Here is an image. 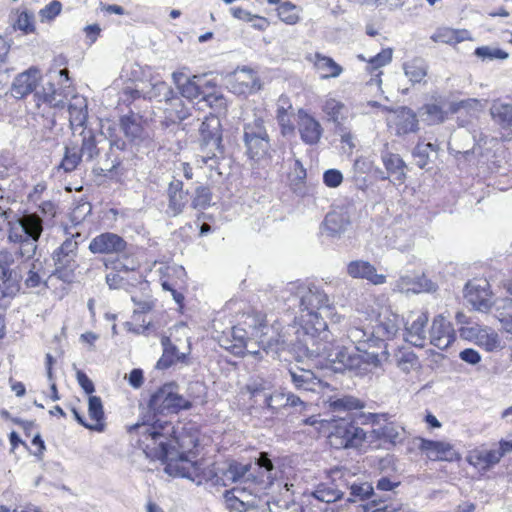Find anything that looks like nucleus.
Listing matches in <instances>:
<instances>
[{"mask_svg": "<svg viewBox=\"0 0 512 512\" xmlns=\"http://www.w3.org/2000/svg\"><path fill=\"white\" fill-rule=\"evenodd\" d=\"M126 248V241L119 235L110 232L96 236L89 244V249L94 254L122 253Z\"/></svg>", "mask_w": 512, "mask_h": 512, "instance_id": "aec40b11", "label": "nucleus"}, {"mask_svg": "<svg viewBox=\"0 0 512 512\" xmlns=\"http://www.w3.org/2000/svg\"><path fill=\"white\" fill-rule=\"evenodd\" d=\"M302 425L306 427L303 432L314 438H324L326 444L336 450L380 449L394 444L397 436L391 424L367 432L358 426L352 417L337 415L329 419H320L319 415H312L304 418Z\"/></svg>", "mask_w": 512, "mask_h": 512, "instance_id": "7ed1b4c3", "label": "nucleus"}, {"mask_svg": "<svg viewBox=\"0 0 512 512\" xmlns=\"http://www.w3.org/2000/svg\"><path fill=\"white\" fill-rule=\"evenodd\" d=\"M350 490H351V495L353 497H358L361 500L366 499V498L375 499L374 498L375 495H374V492H373V488L370 485H366V484H353L350 487Z\"/></svg>", "mask_w": 512, "mask_h": 512, "instance_id": "13d9d810", "label": "nucleus"}, {"mask_svg": "<svg viewBox=\"0 0 512 512\" xmlns=\"http://www.w3.org/2000/svg\"><path fill=\"white\" fill-rule=\"evenodd\" d=\"M79 153L81 157L86 155L89 160L94 158L98 154L95 139L93 137L84 138Z\"/></svg>", "mask_w": 512, "mask_h": 512, "instance_id": "052dcab7", "label": "nucleus"}, {"mask_svg": "<svg viewBox=\"0 0 512 512\" xmlns=\"http://www.w3.org/2000/svg\"><path fill=\"white\" fill-rule=\"evenodd\" d=\"M250 467V464L244 465L237 461H232L225 472V476L232 482H238L249 472Z\"/></svg>", "mask_w": 512, "mask_h": 512, "instance_id": "8fccbe9b", "label": "nucleus"}, {"mask_svg": "<svg viewBox=\"0 0 512 512\" xmlns=\"http://www.w3.org/2000/svg\"><path fill=\"white\" fill-rule=\"evenodd\" d=\"M501 458V453L498 449H475L470 452L467 460L477 469L485 471L499 463Z\"/></svg>", "mask_w": 512, "mask_h": 512, "instance_id": "473e14b6", "label": "nucleus"}, {"mask_svg": "<svg viewBox=\"0 0 512 512\" xmlns=\"http://www.w3.org/2000/svg\"><path fill=\"white\" fill-rule=\"evenodd\" d=\"M475 55L483 60L507 59L508 53L499 48H491L489 46H481L476 48Z\"/></svg>", "mask_w": 512, "mask_h": 512, "instance_id": "3c124183", "label": "nucleus"}, {"mask_svg": "<svg viewBox=\"0 0 512 512\" xmlns=\"http://www.w3.org/2000/svg\"><path fill=\"white\" fill-rule=\"evenodd\" d=\"M14 257L9 251H0V279L3 296H13L20 290L21 275L13 270Z\"/></svg>", "mask_w": 512, "mask_h": 512, "instance_id": "dca6fc26", "label": "nucleus"}, {"mask_svg": "<svg viewBox=\"0 0 512 512\" xmlns=\"http://www.w3.org/2000/svg\"><path fill=\"white\" fill-rule=\"evenodd\" d=\"M200 148L204 155L202 162L207 164L209 160L218 154L224 153L223 129L219 118L210 113L200 125Z\"/></svg>", "mask_w": 512, "mask_h": 512, "instance_id": "9b49d317", "label": "nucleus"}, {"mask_svg": "<svg viewBox=\"0 0 512 512\" xmlns=\"http://www.w3.org/2000/svg\"><path fill=\"white\" fill-rule=\"evenodd\" d=\"M421 441L420 448L426 453L428 459L432 461L452 462L460 458L453 446L447 442L432 441L418 438Z\"/></svg>", "mask_w": 512, "mask_h": 512, "instance_id": "4be33fe9", "label": "nucleus"}, {"mask_svg": "<svg viewBox=\"0 0 512 512\" xmlns=\"http://www.w3.org/2000/svg\"><path fill=\"white\" fill-rule=\"evenodd\" d=\"M246 390L249 393V400L258 403L259 398L262 399V407L268 410L272 415H277L289 408L300 406V410H305L307 404L303 402L297 395L291 392H285L282 389H276L268 392L263 384L247 385Z\"/></svg>", "mask_w": 512, "mask_h": 512, "instance_id": "6e6552de", "label": "nucleus"}, {"mask_svg": "<svg viewBox=\"0 0 512 512\" xmlns=\"http://www.w3.org/2000/svg\"><path fill=\"white\" fill-rule=\"evenodd\" d=\"M120 127L124 135L131 140L140 138L144 131L142 123L133 113L120 118Z\"/></svg>", "mask_w": 512, "mask_h": 512, "instance_id": "4c0bfd02", "label": "nucleus"}, {"mask_svg": "<svg viewBox=\"0 0 512 512\" xmlns=\"http://www.w3.org/2000/svg\"><path fill=\"white\" fill-rule=\"evenodd\" d=\"M267 325V316L264 312L251 310L243 312L234 326L240 328L247 338L252 340L258 337Z\"/></svg>", "mask_w": 512, "mask_h": 512, "instance_id": "5701e85b", "label": "nucleus"}, {"mask_svg": "<svg viewBox=\"0 0 512 512\" xmlns=\"http://www.w3.org/2000/svg\"><path fill=\"white\" fill-rule=\"evenodd\" d=\"M69 123L73 130L85 126L88 118L87 105L85 103L70 104L68 106Z\"/></svg>", "mask_w": 512, "mask_h": 512, "instance_id": "79ce46f5", "label": "nucleus"}, {"mask_svg": "<svg viewBox=\"0 0 512 512\" xmlns=\"http://www.w3.org/2000/svg\"><path fill=\"white\" fill-rule=\"evenodd\" d=\"M398 329L394 315L376 317L374 312L359 311L351 320L347 335L356 345L373 342L385 348L384 342L392 339Z\"/></svg>", "mask_w": 512, "mask_h": 512, "instance_id": "20e7f679", "label": "nucleus"}, {"mask_svg": "<svg viewBox=\"0 0 512 512\" xmlns=\"http://www.w3.org/2000/svg\"><path fill=\"white\" fill-rule=\"evenodd\" d=\"M292 113V104L287 102V106H278L276 109V120L282 136H292L295 134L296 126L294 124Z\"/></svg>", "mask_w": 512, "mask_h": 512, "instance_id": "e433bc0d", "label": "nucleus"}, {"mask_svg": "<svg viewBox=\"0 0 512 512\" xmlns=\"http://www.w3.org/2000/svg\"><path fill=\"white\" fill-rule=\"evenodd\" d=\"M297 130L301 141L309 146L317 145L323 136L321 123L307 110L300 108L297 111Z\"/></svg>", "mask_w": 512, "mask_h": 512, "instance_id": "2eb2a0df", "label": "nucleus"}, {"mask_svg": "<svg viewBox=\"0 0 512 512\" xmlns=\"http://www.w3.org/2000/svg\"><path fill=\"white\" fill-rule=\"evenodd\" d=\"M418 114L422 121L426 122L428 125L442 123L445 119V112L442 107L437 104L424 105Z\"/></svg>", "mask_w": 512, "mask_h": 512, "instance_id": "37998d69", "label": "nucleus"}, {"mask_svg": "<svg viewBox=\"0 0 512 512\" xmlns=\"http://www.w3.org/2000/svg\"><path fill=\"white\" fill-rule=\"evenodd\" d=\"M382 162L390 176L400 183L404 182L406 165L398 154L385 152L382 155Z\"/></svg>", "mask_w": 512, "mask_h": 512, "instance_id": "c9c22d12", "label": "nucleus"}, {"mask_svg": "<svg viewBox=\"0 0 512 512\" xmlns=\"http://www.w3.org/2000/svg\"><path fill=\"white\" fill-rule=\"evenodd\" d=\"M208 107L218 113H226L228 109V102L225 96L217 90V86L214 89L205 91L201 98Z\"/></svg>", "mask_w": 512, "mask_h": 512, "instance_id": "58836bf2", "label": "nucleus"}, {"mask_svg": "<svg viewBox=\"0 0 512 512\" xmlns=\"http://www.w3.org/2000/svg\"><path fill=\"white\" fill-rule=\"evenodd\" d=\"M212 202V191L208 186L200 185L195 188L191 206L197 210L207 209Z\"/></svg>", "mask_w": 512, "mask_h": 512, "instance_id": "a18cd8bd", "label": "nucleus"}, {"mask_svg": "<svg viewBox=\"0 0 512 512\" xmlns=\"http://www.w3.org/2000/svg\"><path fill=\"white\" fill-rule=\"evenodd\" d=\"M13 28L21 31L24 35L34 34L36 32L34 14L28 10H17Z\"/></svg>", "mask_w": 512, "mask_h": 512, "instance_id": "ea45409f", "label": "nucleus"}, {"mask_svg": "<svg viewBox=\"0 0 512 512\" xmlns=\"http://www.w3.org/2000/svg\"><path fill=\"white\" fill-rule=\"evenodd\" d=\"M321 110L328 121L334 124H340L348 118L349 107L340 99L326 95L321 104Z\"/></svg>", "mask_w": 512, "mask_h": 512, "instance_id": "c756f323", "label": "nucleus"}, {"mask_svg": "<svg viewBox=\"0 0 512 512\" xmlns=\"http://www.w3.org/2000/svg\"><path fill=\"white\" fill-rule=\"evenodd\" d=\"M81 158V154L75 147H66L64 157L60 163V167L65 172H72L80 164Z\"/></svg>", "mask_w": 512, "mask_h": 512, "instance_id": "de8ad7c7", "label": "nucleus"}, {"mask_svg": "<svg viewBox=\"0 0 512 512\" xmlns=\"http://www.w3.org/2000/svg\"><path fill=\"white\" fill-rule=\"evenodd\" d=\"M77 422L87 429L102 432L105 429V415L102 400L99 396L91 395L88 399V415L86 420L76 408L72 409Z\"/></svg>", "mask_w": 512, "mask_h": 512, "instance_id": "a211bd4d", "label": "nucleus"}, {"mask_svg": "<svg viewBox=\"0 0 512 512\" xmlns=\"http://www.w3.org/2000/svg\"><path fill=\"white\" fill-rule=\"evenodd\" d=\"M475 344L485 348L486 351H494L500 347V340L495 331L482 327Z\"/></svg>", "mask_w": 512, "mask_h": 512, "instance_id": "c03bdc74", "label": "nucleus"}, {"mask_svg": "<svg viewBox=\"0 0 512 512\" xmlns=\"http://www.w3.org/2000/svg\"><path fill=\"white\" fill-rule=\"evenodd\" d=\"M271 484L257 482L255 478L245 479L241 487H234L225 492L227 508L231 511L246 512L261 504L269 505L273 501L266 490Z\"/></svg>", "mask_w": 512, "mask_h": 512, "instance_id": "0eeeda50", "label": "nucleus"}, {"mask_svg": "<svg viewBox=\"0 0 512 512\" xmlns=\"http://www.w3.org/2000/svg\"><path fill=\"white\" fill-rule=\"evenodd\" d=\"M326 300L325 295L309 290L300 300V313L295 317L294 323L298 325L304 335L310 337L315 352L331 361L338 363L344 369L354 370L359 374L372 372L381 366L378 354L361 350L358 354H351L346 347H337L333 351V344L329 341L330 333L325 320L315 309H319Z\"/></svg>", "mask_w": 512, "mask_h": 512, "instance_id": "f03ea898", "label": "nucleus"}, {"mask_svg": "<svg viewBox=\"0 0 512 512\" xmlns=\"http://www.w3.org/2000/svg\"><path fill=\"white\" fill-rule=\"evenodd\" d=\"M291 380L295 388L304 391H314L320 384V379L313 371L297 367L290 370Z\"/></svg>", "mask_w": 512, "mask_h": 512, "instance_id": "f704fd0d", "label": "nucleus"}, {"mask_svg": "<svg viewBox=\"0 0 512 512\" xmlns=\"http://www.w3.org/2000/svg\"><path fill=\"white\" fill-rule=\"evenodd\" d=\"M466 31H459L453 29L440 30L434 37L435 41L446 44H457L465 39Z\"/></svg>", "mask_w": 512, "mask_h": 512, "instance_id": "09e8293b", "label": "nucleus"}, {"mask_svg": "<svg viewBox=\"0 0 512 512\" xmlns=\"http://www.w3.org/2000/svg\"><path fill=\"white\" fill-rule=\"evenodd\" d=\"M306 60L312 65L320 79L326 80L339 77L344 69L333 58L320 52L308 54Z\"/></svg>", "mask_w": 512, "mask_h": 512, "instance_id": "6ab92c4d", "label": "nucleus"}, {"mask_svg": "<svg viewBox=\"0 0 512 512\" xmlns=\"http://www.w3.org/2000/svg\"><path fill=\"white\" fill-rule=\"evenodd\" d=\"M482 326L473 324L472 326H462L459 328L460 337L464 340L476 342Z\"/></svg>", "mask_w": 512, "mask_h": 512, "instance_id": "bf43d9fd", "label": "nucleus"}, {"mask_svg": "<svg viewBox=\"0 0 512 512\" xmlns=\"http://www.w3.org/2000/svg\"><path fill=\"white\" fill-rule=\"evenodd\" d=\"M493 121L508 135H512V103L494 101L490 108Z\"/></svg>", "mask_w": 512, "mask_h": 512, "instance_id": "72a5a7b5", "label": "nucleus"}, {"mask_svg": "<svg viewBox=\"0 0 512 512\" xmlns=\"http://www.w3.org/2000/svg\"><path fill=\"white\" fill-rule=\"evenodd\" d=\"M163 353L156 363L158 369L166 370L176 363H187L188 356L186 353H180L176 345H174L168 336L161 338Z\"/></svg>", "mask_w": 512, "mask_h": 512, "instance_id": "c85d7f7f", "label": "nucleus"}, {"mask_svg": "<svg viewBox=\"0 0 512 512\" xmlns=\"http://www.w3.org/2000/svg\"><path fill=\"white\" fill-rule=\"evenodd\" d=\"M38 211L42 216L41 218L43 221H50L56 217L58 213V205L54 201L45 200L38 205Z\"/></svg>", "mask_w": 512, "mask_h": 512, "instance_id": "5fc2aeb1", "label": "nucleus"}, {"mask_svg": "<svg viewBox=\"0 0 512 512\" xmlns=\"http://www.w3.org/2000/svg\"><path fill=\"white\" fill-rule=\"evenodd\" d=\"M216 82L213 80H205L201 76L194 75L188 78L184 83L178 84L179 96L185 99L187 103L192 105L193 101L199 97H203L205 91L214 89Z\"/></svg>", "mask_w": 512, "mask_h": 512, "instance_id": "b1692460", "label": "nucleus"}, {"mask_svg": "<svg viewBox=\"0 0 512 512\" xmlns=\"http://www.w3.org/2000/svg\"><path fill=\"white\" fill-rule=\"evenodd\" d=\"M277 16L287 25H295L300 21L298 7L290 1H284L276 8Z\"/></svg>", "mask_w": 512, "mask_h": 512, "instance_id": "a19ab883", "label": "nucleus"}, {"mask_svg": "<svg viewBox=\"0 0 512 512\" xmlns=\"http://www.w3.org/2000/svg\"><path fill=\"white\" fill-rule=\"evenodd\" d=\"M479 106H480V101L479 100H477V99H466V100H461L459 102L451 103L450 111L452 113H457L461 109L477 110Z\"/></svg>", "mask_w": 512, "mask_h": 512, "instance_id": "680f3d73", "label": "nucleus"}, {"mask_svg": "<svg viewBox=\"0 0 512 512\" xmlns=\"http://www.w3.org/2000/svg\"><path fill=\"white\" fill-rule=\"evenodd\" d=\"M192 109L193 105L169 88L164 99L159 101L160 123L165 128L179 125L192 115Z\"/></svg>", "mask_w": 512, "mask_h": 512, "instance_id": "f8f14e48", "label": "nucleus"}, {"mask_svg": "<svg viewBox=\"0 0 512 512\" xmlns=\"http://www.w3.org/2000/svg\"><path fill=\"white\" fill-rule=\"evenodd\" d=\"M76 379L80 387L91 396V394L95 391V387L90 378L81 370H78L76 373Z\"/></svg>", "mask_w": 512, "mask_h": 512, "instance_id": "338daca9", "label": "nucleus"}, {"mask_svg": "<svg viewBox=\"0 0 512 512\" xmlns=\"http://www.w3.org/2000/svg\"><path fill=\"white\" fill-rule=\"evenodd\" d=\"M243 141L249 159L260 161L269 157L270 136L262 118H256L244 125Z\"/></svg>", "mask_w": 512, "mask_h": 512, "instance_id": "9d476101", "label": "nucleus"}, {"mask_svg": "<svg viewBox=\"0 0 512 512\" xmlns=\"http://www.w3.org/2000/svg\"><path fill=\"white\" fill-rule=\"evenodd\" d=\"M437 288V284L431 279H428L425 274H423L421 278H418V293H434L437 291Z\"/></svg>", "mask_w": 512, "mask_h": 512, "instance_id": "774afa93", "label": "nucleus"}, {"mask_svg": "<svg viewBox=\"0 0 512 512\" xmlns=\"http://www.w3.org/2000/svg\"><path fill=\"white\" fill-rule=\"evenodd\" d=\"M137 445L152 460L166 463L169 474L185 475L188 466H194L199 456V433L197 430L175 428L171 421H154L142 425Z\"/></svg>", "mask_w": 512, "mask_h": 512, "instance_id": "f257e3e1", "label": "nucleus"}, {"mask_svg": "<svg viewBox=\"0 0 512 512\" xmlns=\"http://www.w3.org/2000/svg\"><path fill=\"white\" fill-rule=\"evenodd\" d=\"M131 299L135 305L133 313L150 314L155 307V300L151 295L148 282L140 283L138 288L132 291Z\"/></svg>", "mask_w": 512, "mask_h": 512, "instance_id": "2f4dec72", "label": "nucleus"}, {"mask_svg": "<svg viewBox=\"0 0 512 512\" xmlns=\"http://www.w3.org/2000/svg\"><path fill=\"white\" fill-rule=\"evenodd\" d=\"M459 357L462 361L470 365H476L481 361V355L478 353V351L472 348L462 350L459 353Z\"/></svg>", "mask_w": 512, "mask_h": 512, "instance_id": "69168bd1", "label": "nucleus"}, {"mask_svg": "<svg viewBox=\"0 0 512 512\" xmlns=\"http://www.w3.org/2000/svg\"><path fill=\"white\" fill-rule=\"evenodd\" d=\"M392 59V52L390 49H384L375 56L368 60V64L371 70L379 69L387 65Z\"/></svg>", "mask_w": 512, "mask_h": 512, "instance_id": "864d4df0", "label": "nucleus"}, {"mask_svg": "<svg viewBox=\"0 0 512 512\" xmlns=\"http://www.w3.org/2000/svg\"><path fill=\"white\" fill-rule=\"evenodd\" d=\"M347 273L355 279H364L373 285H381L386 282L384 274L377 273V269L368 261L354 260L348 263Z\"/></svg>", "mask_w": 512, "mask_h": 512, "instance_id": "a878e982", "label": "nucleus"}, {"mask_svg": "<svg viewBox=\"0 0 512 512\" xmlns=\"http://www.w3.org/2000/svg\"><path fill=\"white\" fill-rule=\"evenodd\" d=\"M189 192L184 190V184L179 179H174L168 184V212L172 216L181 214L188 203Z\"/></svg>", "mask_w": 512, "mask_h": 512, "instance_id": "bb28decb", "label": "nucleus"}, {"mask_svg": "<svg viewBox=\"0 0 512 512\" xmlns=\"http://www.w3.org/2000/svg\"><path fill=\"white\" fill-rule=\"evenodd\" d=\"M43 219L37 213H26L10 224L8 238L21 248L28 247V257L33 256L43 232Z\"/></svg>", "mask_w": 512, "mask_h": 512, "instance_id": "1a4fd4ad", "label": "nucleus"}, {"mask_svg": "<svg viewBox=\"0 0 512 512\" xmlns=\"http://www.w3.org/2000/svg\"><path fill=\"white\" fill-rule=\"evenodd\" d=\"M41 80V70L36 66H31L14 78L10 93L15 99L21 100L34 92V100L38 108L43 104L50 108L63 107L64 100L61 97V91L53 83H48L36 91Z\"/></svg>", "mask_w": 512, "mask_h": 512, "instance_id": "39448f33", "label": "nucleus"}, {"mask_svg": "<svg viewBox=\"0 0 512 512\" xmlns=\"http://www.w3.org/2000/svg\"><path fill=\"white\" fill-rule=\"evenodd\" d=\"M343 182V175L338 169H328L323 173V183L329 188H337Z\"/></svg>", "mask_w": 512, "mask_h": 512, "instance_id": "6e6d98bb", "label": "nucleus"}, {"mask_svg": "<svg viewBox=\"0 0 512 512\" xmlns=\"http://www.w3.org/2000/svg\"><path fill=\"white\" fill-rule=\"evenodd\" d=\"M325 404L328 411L333 415L346 413L349 417H351L354 412L361 411L365 408V402L363 400L350 394L330 396Z\"/></svg>", "mask_w": 512, "mask_h": 512, "instance_id": "393cba45", "label": "nucleus"}, {"mask_svg": "<svg viewBox=\"0 0 512 512\" xmlns=\"http://www.w3.org/2000/svg\"><path fill=\"white\" fill-rule=\"evenodd\" d=\"M192 408V402L184 396L171 391L170 386L164 385L157 389L149 398L147 410L141 414L139 422L127 428L128 433H134L136 437L141 435L142 425L165 421L160 416L165 413H179L182 410Z\"/></svg>", "mask_w": 512, "mask_h": 512, "instance_id": "423d86ee", "label": "nucleus"}, {"mask_svg": "<svg viewBox=\"0 0 512 512\" xmlns=\"http://www.w3.org/2000/svg\"><path fill=\"white\" fill-rule=\"evenodd\" d=\"M229 90L238 96H250L262 88L261 78L254 69L243 67L236 69L228 81Z\"/></svg>", "mask_w": 512, "mask_h": 512, "instance_id": "4468645a", "label": "nucleus"}, {"mask_svg": "<svg viewBox=\"0 0 512 512\" xmlns=\"http://www.w3.org/2000/svg\"><path fill=\"white\" fill-rule=\"evenodd\" d=\"M365 511L366 512H394V509H392L388 504H386V501H384V500L371 499L365 505Z\"/></svg>", "mask_w": 512, "mask_h": 512, "instance_id": "0e129e2a", "label": "nucleus"}, {"mask_svg": "<svg viewBox=\"0 0 512 512\" xmlns=\"http://www.w3.org/2000/svg\"><path fill=\"white\" fill-rule=\"evenodd\" d=\"M61 11V2L58 0H53L39 11V15L42 20L52 21L61 13Z\"/></svg>", "mask_w": 512, "mask_h": 512, "instance_id": "603ef678", "label": "nucleus"}, {"mask_svg": "<svg viewBox=\"0 0 512 512\" xmlns=\"http://www.w3.org/2000/svg\"><path fill=\"white\" fill-rule=\"evenodd\" d=\"M126 325L129 331L142 334L152 326V317L150 314L133 313L131 320Z\"/></svg>", "mask_w": 512, "mask_h": 512, "instance_id": "49530a36", "label": "nucleus"}, {"mask_svg": "<svg viewBox=\"0 0 512 512\" xmlns=\"http://www.w3.org/2000/svg\"><path fill=\"white\" fill-rule=\"evenodd\" d=\"M78 250V242L74 236L67 238L53 253V259L56 265V272L62 274V271L75 262Z\"/></svg>", "mask_w": 512, "mask_h": 512, "instance_id": "7c9ffc66", "label": "nucleus"}, {"mask_svg": "<svg viewBox=\"0 0 512 512\" xmlns=\"http://www.w3.org/2000/svg\"><path fill=\"white\" fill-rule=\"evenodd\" d=\"M464 298L477 311L487 312L492 305L486 280L469 281L464 288Z\"/></svg>", "mask_w": 512, "mask_h": 512, "instance_id": "f3484780", "label": "nucleus"}, {"mask_svg": "<svg viewBox=\"0 0 512 512\" xmlns=\"http://www.w3.org/2000/svg\"><path fill=\"white\" fill-rule=\"evenodd\" d=\"M498 319L502 323V319L512 315V298L505 297L499 299L495 303Z\"/></svg>", "mask_w": 512, "mask_h": 512, "instance_id": "4d7b16f0", "label": "nucleus"}, {"mask_svg": "<svg viewBox=\"0 0 512 512\" xmlns=\"http://www.w3.org/2000/svg\"><path fill=\"white\" fill-rule=\"evenodd\" d=\"M345 488H347V484L342 477L338 481L333 478L318 484L313 492V496L319 501L333 503L343 497L345 493L343 489Z\"/></svg>", "mask_w": 512, "mask_h": 512, "instance_id": "cd10ccee", "label": "nucleus"}, {"mask_svg": "<svg viewBox=\"0 0 512 512\" xmlns=\"http://www.w3.org/2000/svg\"><path fill=\"white\" fill-rule=\"evenodd\" d=\"M249 341L250 339L247 338V335L236 326H232L229 330L223 331L218 337L219 345L230 354L240 358H243L246 355H251L254 359L261 360L262 354L260 350H247Z\"/></svg>", "mask_w": 512, "mask_h": 512, "instance_id": "ddd939ff", "label": "nucleus"}, {"mask_svg": "<svg viewBox=\"0 0 512 512\" xmlns=\"http://www.w3.org/2000/svg\"><path fill=\"white\" fill-rule=\"evenodd\" d=\"M456 339V333L451 323L441 315L434 318L430 330V343L443 350L449 347Z\"/></svg>", "mask_w": 512, "mask_h": 512, "instance_id": "412c9836", "label": "nucleus"}, {"mask_svg": "<svg viewBox=\"0 0 512 512\" xmlns=\"http://www.w3.org/2000/svg\"><path fill=\"white\" fill-rule=\"evenodd\" d=\"M397 357L398 365L404 371H409L407 364L413 365V362L416 360V354L413 351L406 352L405 347H401L399 349V354Z\"/></svg>", "mask_w": 512, "mask_h": 512, "instance_id": "e2e57ef3", "label": "nucleus"}]
</instances>
